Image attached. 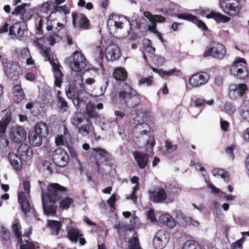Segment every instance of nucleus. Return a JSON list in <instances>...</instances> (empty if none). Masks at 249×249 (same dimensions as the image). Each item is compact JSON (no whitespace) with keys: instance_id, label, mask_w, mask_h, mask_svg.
I'll use <instances>...</instances> for the list:
<instances>
[{"instance_id":"obj_61","label":"nucleus","mask_w":249,"mask_h":249,"mask_svg":"<svg viewBox=\"0 0 249 249\" xmlns=\"http://www.w3.org/2000/svg\"><path fill=\"white\" fill-rule=\"evenodd\" d=\"M55 142L57 146L64 145V137L63 135H58L55 140Z\"/></svg>"},{"instance_id":"obj_28","label":"nucleus","mask_w":249,"mask_h":249,"mask_svg":"<svg viewBox=\"0 0 249 249\" xmlns=\"http://www.w3.org/2000/svg\"><path fill=\"white\" fill-rule=\"evenodd\" d=\"M123 18L116 14H111L109 15L107 21V26H114L116 29H122L124 24Z\"/></svg>"},{"instance_id":"obj_21","label":"nucleus","mask_w":249,"mask_h":249,"mask_svg":"<svg viewBox=\"0 0 249 249\" xmlns=\"http://www.w3.org/2000/svg\"><path fill=\"white\" fill-rule=\"evenodd\" d=\"M132 154L138 167L142 169H144L149 162V155L139 151H134Z\"/></svg>"},{"instance_id":"obj_50","label":"nucleus","mask_w":249,"mask_h":249,"mask_svg":"<svg viewBox=\"0 0 249 249\" xmlns=\"http://www.w3.org/2000/svg\"><path fill=\"white\" fill-rule=\"evenodd\" d=\"M20 245V249H36V247L33 242L26 241L25 243H18Z\"/></svg>"},{"instance_id":"obj_47","label":"nucleus","mask_w":249,"mask_h":249,"mask_svg":"<svg viewBox=\"0 0 249 249\" xmlns=\"http://www.w3.org/2000/svg\"><path fill=\"white\" fill-rule=\"evenodd\" d=\"M53 7V1H47L41 5L40 10L42 13H48L49 11H52Z\"/></svg>"},{"instance_id":"obj_35","label":"nucleus","mask_w":249,"mask_h":249,"mask_svg":"<svg viewBox=\"0 0 249 249\" xmlns=\"http://www.w3.org/2000/svg\"><path fill=\"white\" fill-rule=\"evenodd\" d=\"M12 230L17 239L18 243H22L21 226L19 221H16L15 223L12 225Z\"/></svg>"},{"instance_id":"obj_29","label":"nucleus","mask_w":249,"mask_h":249,"mask_svg":"<svg viewBox=\"0 0 249 249\" xmlns=\"http://www.w3.org/2000/svg\"><path fill=\"white\" fill-rule=\"evenodd\" d=\"M55 78V86L60 87L62 82L63 74L60 69V65L57 63L52 66Z\"/></svg>"},{"instance_id":"obj_33","label":"nucleus","mask_w":249,"mask_h":249,"mask_svg":"<svg viewBox=\"0 0 249 249\" xmlns=\"http://www.w3.org/2000/svg\"><path fill=\"white\" fill-rule=\"evenodd\" d=\"M165 187L166 191L169 194L174 196L179 195L182 190V188L180 185L176 182L167 183Z\"/></svg>"},{"instance_id":"obj_20","label":"nucleus","mask_w":249,"mask_h":249,"mask_svg":"<svg viewBox=\"0 0 249 249\" xmlns=\"http://www.w3.org/2000/svg\"><path fill=\"white\" fill-rule=\"evenodd\" d=\"M247 90V86L244 84L239 85L231 84L229 86V95L231 99H235L243 96Z\"/></svg>"},{"instance_id":"obj_26","label":"nucleus","mask_w":249,"mask_h":249,"mask_svg":"<svg viewBox=\"0 0 249 249\" xmlns=\"http://www.w3.org/2000/svg\"><path fill=\"white\" fill-rule=\"evenodd\" d=\"M28 196L23 192H20L18 195V202L21 205V210L25 214L29 213L31 210Z\"/></svg>"},{"instance_id":"obj_34","label":"nucleus","mask_w":249,"mask_h":249,"mask_svg":"<svg viewBox=\"0 0 249 249\" xmlns=\"http://www.w3.org/2000/svg\"><path fill=\"white\" fill-rule=\"evenodd\" d=\"M159 221L170 228H174L176 224L173 218L168 214H162L159 218Z\"/></svg>"},{"instance_id":"obj_2","label":"nucleus","mask_w":249,"mask_h":249,"mask_svg":"<svg viewBox=\"0 0 249 249\" xmlns=\"http://www.w3.org/2000/svg\"><path fill=\"white\" fill-rule=\"evenodd\" d=\"M118 99L122 103L129 108H134L138 106L142 101L141 95L138 91L131 87H129V90H120L118 93Z\"/></svg>"},{"instance_id":"obj_62","label":"nucleus","mask_w":249,"mask_h":249,"mask_svg":"<svg viewBox=\"0 0 249 249\" xmlns=\"http://www.w3.org/2000/svg\"><path fill=\"white\" fill-rule=\"evenodd\" d=\"M230 124L228 122L226 121H224L223 120H221L220 121V125L221 129L223 131H226L228 129V127L229 126Z\"/></svg>"},{"instance_id":"obj_12","label":"nucleus","mask_w":249,"mask_h":249,"mask_svg":"<svg viewBox=\"0 0 249 249\" xmlns=\"http://www.w3.org/2000/svg\"><path fill=\"white\" fill-rule=\"evenodd\" d=\"M53 160L56 166L64 167L69 161V156L64 149L58 148L53 153Z\"/></svg>"},{"instance_id":"obj_38","label":"nucleus","mask_w":249,"mask_h":249,"mask_svg":"<svg viewBox=\"0 0 249 249\" xmlns=\"http://www.w3.org/2000/svg\"><path fill=\"white\" fill-rule=\"evenodd\" d=\"M181 249H202V248L198 242L193 240H188L182 244Z\"/></svg>"},{"instance_id":"obj_53","label":"nucleus","mask_w":249,"mask_h":249,"mask_svg":"<svg viewBox=\"0 0 249 249\" xmlns=\"http://www.w3.org/2000/svg\"><path fill=\"white\" fill-rule=\"evenodd\" d=\"M43 54L44 57L46 58V60L48 61L51 64V66L53 64H55L54 59L51 56L50 53V50L49 49H46L43 50Z\"/></svg>"},{"instance_id":"obj_46","label":"nucleus","mask_w":249,"mask_h":249,"mask_svg":"<svg viewBox=\"0 0 249 249\" xmlns=\"http://www.w3.org/2000/svg\"><path fill=\"white\" fill-rule=\"evenodd\" d=\"M87 113L89 118H96L98 117V113L95 110L94 105H89L87 107Z\"/></svg>"},{"instance_id":"obj_24","label":"nucleus","mask_w":249,"mask_h":249,"mask_svg":"<svg viewBox=\"0 0 249 249\" xmlns=\"http://www.w3.org/2000/svg\"><path fill=\"white\" fill-rule=\"evenodd\" d=\"M12 92L14 95L13 99L16 103H19L25 98L26 95L22 88L20 81L19 84L13 86Z\"/></svg>"},{"instance_id":"obj_14","label":"nucleus","mask_w":249,"mask_h":249,"mask_svg":"<svg viewBox=\"0 0 249 249\" xmlns=\"http://www.w3.org/2000/svg\"><path fill=\"white\" fill-rule=\"evenodd\" d=\"M176 16L179 19L185 20L191 22L196 25L199 28L201 29L204 31H207L208 28L205 23L201 19L194 15L190 13H184L177 14Z\"/></svg>"},{"instance_id":"obj_30","label":"nucleus","mask_w":249,"mask_h":249,"mask_svg":"<svg viewBox=\"0 0 249 249\" xmlns=\"http://www.w3.org/2000/svg\"><path fill=\"white\" fill-rule=\"evenodd\" d=\"M12 119V114L10 112H7L4 116L0 121V134L3 135L6 129L11 122Z\"/></svg>"},{"instance_id":"obj_10","label":"nucleus","mask_w":249,"mask_h":249,"mask_svg":"<svg viewBox=\"0 0 249 249\" xmlns=\"http://www.w3.org/2000/svg\"><path fill=\"white\" fill-rule=\"evenodd\" d=\"M87 65V60L84 55L79 51L73 54V60L71 63V70L75 72H80Z\"/></svg>"},{"instance_id":"obj_3","label":"nucleus","mask_w":249,"mask_h":249,"mask_svg":"<svg viewBox=\"0 0 249 249\" xmlns=\"http://www.w3.org/2000/svg\"><path fill=\"white\" fill-rule=\"evenodd\" d=\"M49 130L47 124L38 122L34 126V130L29 133V141L31 145L39 146L42 144V138L48 134Z\"/></svg>"},{"instance_id":"obj_43","label":"nucleus","mask_w":249,"mask_h":249,"mask_svg":"<svg viewBox=\"0 0 249 249\" xmlns=\"http://www.w3.org/2000/svg\"><path fill=\"white\" fill-rule=\"evenodd\" d=\"M152 62L153 65L157 67L163 66L165 62V60L163 57L160 55H155L152 58Z\"/></svg>"},{"instance_id":"obj_1","label":"nucleus","mask_w":249,"mask_h":249,"mask_svg":"<svg viewBox=\"0 0 249 249\" xmlns=\"http://www.w3.org/2000/svg\"><path fill=\"white\" fill-rule=\"evenodd\" d=\"M68 189L57 183H49L46 189L41 187V197L43 210L47 215L56 213L57 206L55 203L60 201L59 208L61 209H68L73 202V199L66 197L61 199L66 194Z\"/></svg>"},{"instance_id":"obj_8","label":"nucleus","mask_w":249,"mask_h":249,"mask_svg":"<svg viewBox=\"0 0 249 249\" xmlns=\"http://www.w3.org/2000/svg\"><path fill=\"white\" fill-rule=\"evenodd\" d=\"M4 67L5 73L10 80L16 81L19 79L22 69L19 65L13 61H10L5 64Z\"/></svg>"},{"instance_id":"obj_40","label":"nucleus","mask_w":249,"mask_h":249,"mask_svg":"<svg viewBox=\"0 0 249 249\" xmlns=\"http://www.w3.org/2000/svg\"><path fill=\"white\" fill-rule=\"evenodd\" d=\"M83 122L82 115L80 113H75L71 119L72 124L78 127V126Z\"/></svg>"},{"instance_id":"obj_41","label":"nucleus","mask_w":249,"mask_h":249,"mask_svg":"<svg viewBox=\"0 0 249 249\" xmlns=\"http://www.w3.org/2000/svg\"><path fill=\"white\" fill-rule=\"evenodd\" d=\"M129 249H142L137 237H133L128 242Z\"/></svg>"},{"instance_id":"obj_59","label":"nucleus","mask_w":249,"mask_h":249,"mask_svg":"<svg viewBox=\"0 0 249 249\" xmlns=\"http://www.w3.org/2000/svg\"><path fill=\"white\" fill-rule=\"evenodd\" d=\"M23 189L25 191V194L27 196H29L30 190V182L27 180L23 181Z\"/></svg>"},{"instance_id":"obj_32","label":"nucleus","mask_w":249,"mask_h":249,"mask_svg":"<svg viewBox=\"0 0 249 249\" xmlns=\"http://www.w3.org/2000/svg\"><path fill=\"white\" fill-rule=\"evenodd\" d=\"M113 77L119 81H124L127 77V72L123 67L116 68L113 72Z\"/></svg>"},{"instance_id":"obj_37","label":"nucleus","mask_w":249,"mask_h":249,"mask_svg":"<svg viewBox=\"0 0 249 249\" xmlns=\"http://www.w3.org/2000/svg\"><path fill=\"white\" fill-rule=\"evenodd\" d=\"M57 105L58 107L63 112L67 111L69 105L65 99L61 96V92H57Z\"/></svg>"},{"instance_id":"obj_31","label":"nucleus","mask_w":249,"mask_h":249,"mask_svg":"<svg viewBox=\"0 0 249 249\" xmlns=\"http://www.w3.org/2000/svg\"><path fill=\"white\" fill-rule=\"evenodd\" d=\"M48 226L51 230L52 234L58 235L62 228V223L60 221L49 220L48 221Z\"/></svg>"},{"instance_id":"obj_57","label":"nucleus","mask_w":249,"mask_h":249,"mask_svg":"<svg viewBox=\"0 0 249 249\" xmlns=\"http://www.w3.org/2000/svg\"><path fill=\"white\" fill-rule=\"evenodd\" d=\"M241 115L244 120L249 122V102L247 107L242 110Z\"/></svg>"},{"instance_id":"obj_52","label":"nucleus","mask_w":249,"mask_h":249,"mask_svg":"<svg viewBox=\"0 0 249 249\" xmlns=\"http://www.w3.org/2000/svg\"><path fill=\"white\" fill-rule=\"evenodd\" d=\"M20 23L17 22L9 27V35L11 36H15L18 30H19Z\"/></svg>"},{"instance_id":"obj_13","label":"nucleus","mask_w":249,"mask_h":249,"mask_svg":"<svg viewBox=\"0 0 249 249\" xmlns=\"http://www.w3.org/2000/svg\"><path fill=\"white\" fill-rule=\"evenodd\" d=\"M72 18L74 28L83 30L89 29L90 21L85 15H78L75 12H73L72 13Z\"/></svg>"},{"instance_id":"obj_51","label":"nucleus","mask_w":249,"mask_h":249,"mask_svg":"<svg viewBox=\"0 0 249 249\" xmlns=\"http://www.w3.org/2000/svg\"><path fill=\"white\" fill-rule=\"evenodd\" d=\"M165 147L166 150L169 152H174L178 148L177 144H173L171 142L168 140L165 141Z\"/></svg>"},{"instance_id":"obj_45","label":"nucleus","mask_w":249,"mask_h":249,"mask_svg":"<svg viewBox=\"0 0 249 249\" xmlns=\"http://www.w3.org/2000/svg\"><path fill=\"white\" fill-rule=\"evenodd\" d=\"M154 82V77L153 76H149L147 77L141 78L138 82V85L141 86L145 85L147 87L152 86Z\"/></svg>"},{"instance_id":"obj_39","label":"nucleus","mask_w":249,"mask_h":249,"mask_svg":"<svg viewBox=\"0 0 249 249\" xmlns=\"http://www.w3.org/2000/svg\"><path fill=\"white\" fill-rule=\"evenodd\" d=\"M42 39L47 40V41L49 42V44L51 46H53L55 44L56 41H59L61 39V37L57 32H53L50 34L49 36L47 37H42Z\"/></svg>"},{"instance_id":"obj_4","label":"nucleus","mask_w":249,"mask_h":249,"mask_svg":"<svg viewBox=\"0 0 249 249\" xmlns=\"http://www.w3.org/2000/svg\"><path fill=\"white\" fill-rule=\"evenodd\" d=\"M244 58L237 57L230 69L231 74L240 79L249 81V71Z\"/></svg>"},{"instance_id":"obj_48","label":"nucleus","mask_w":249,"mask_h":249,"mask_svg":"<svg viewBox=\"0 0 249 249\" xmlns=\"http://www.w3.org/2000/svg\"><path fill=\"white\" fill-rule=\"evenodd\" d=\"M27 6V4L23 3L15 7L14 10L12 12V15L14 16H17L18 15H22L25 11V7Z\"/></svg>"},{"instance_id":"obj_56","label":"nucleus","mask_w":249,"mask_h":249,"mask_svg":"<svg viewBox=\"0 0 249 249\" xmlns=\"http://www.w3.org/2000/svg\"><path fill=\"white\" fill-rule=\"evenodd\" d=\"M244 241V238L242 237L240 239H239L235 241L234 243H232L231 245V249H242V245Z\"/></svg>"},{"instance_id":"obj_9","label":"nucleus","mask_w":249,"mask_h":249,"mask_svg":"<svg viewBox=\"0 0 249 249\" xmlns=\"http://www.w3.org/2000/svg\"><path fill=\"white\" fill-rule=\"evenodd\" d=\"M170 240L168 232L163 230H159L155 234L153 244L155 249H163Z\"/></svg>"},{"instance_id":"obj_7","label":"nucleus","mask_w":249,"mask_h":249,"mask_svg":"<svg viewBox=\"0 0 249 249\" xmlns=\"http://www.w3.org/2000/svg\"><path fill=\"white\" fill-rule=\"evenodd\" d=\"M196 13L207 18H212L217 23H226L230 21L231 18L215 11L204 10L200 8L196 10Z\"/></svg>"},{"instance_id":"obj_49","label":"nucleus","mask_w":249,"mask_h":249,"mask_svg":"<svg viewBox=\"0 0 249 249\" xmlns=\"http://www.w3.org/2000/svg\"><path fill=\"white\" fill-rule=\"evenodd\" d=\"M66 94L70 99H78V95L75 92L74 88L71 86H69L68 89H66Z\"/></svg>"},{"instance_id":"obj_64","label":"nucleus","mask_w":249,"mask_h":249,"mask_svg":"<svg viewBox=\"0 0 249 249\" xmlns=\"http://www.w3.org/2000/svg\"><path fill=\"white\" fill-rule=\"evenodd\" d=\"M223 79L221 76H217L214 79V84L218 87H220L223 85Z\"/></svg>"},{"instance_id":"obj_5","label":"nucleus","mask_w":249,"mask_h":249,"mask_svg":"<svg viewBox=\"0 0 249 249\" xmlns=\"http://www.w3.org/2000/svg\"><path fill=\"white\" fill-rule=\"evenodd\" d=\"M219 6L224 13L231 17L239 16L242 8L238 0H221Z\"/></svg>"},{"instance_id":"obj_23","label":"nucleus","mask_w":249,"mask_h":249,"mask_svg":"<svg viewBox=\"0 0 249 249\" xmlns=\"http://www.w3.org/2000/svg\"><path fill=\"white\" fill-rule=\"evenodd\" d=\"M17 154L23 161H26L32 157L33 151L29 145L26 144H22L18 148Z\"/></svg>"},{"instance_id":"obj_16","label":"nucleus","mask_w":249,"mask_h":249,"mask_svg":"<svg viewBox=\"0 0 249 249\" xmlns=\"http://www.w3.org/2000/svg\"><path fill=\"white\" fill-rule=\"evenodd\" d=\"M67 237L72 243H76L79 240L81 246H84L87 243L80 230L76 227H71L68 230Z\"/></svg>"},{"instance_id":"obj_36","label":"nucleus","mask_w":249,"mask_h":249,"mask_svg":"<svg viewBox=\"0 0 249 249\" xmlns=\"http://www.w3.org/2000/svg\"><path fill=\"white\" fill-rule=\"evenodd\" d=\"M212 173L215 177H220L227 183L229 182L230 181V175L229 174V173L226 170L219 168H214L212 170Z\"/></svg>"},{"instance_id":"obj_15","label":"nucleus","mask_w":249,"mask_h":249,"mask_svg":"<svg viewBox=\"0 0 249 249\" xmlns=\"http://www.w3.org/2000/svg\"><path fill=\"white\" fill-rule=\"evenodd\" d=\"M91 156L95 160V163L97 167L100 166L99 160L108 161L110 159V154L105 149L101 147L92 148Z\"/></svg>"},{"instance_id":"obj_54","label":"nucleus","mask_w":249,"mask_h":249,"mask_svg":"<svg viewBox=\"0 0 249 249\" xmlns=\"http://www.w3.org/2000/svg\"><path fill=\"white\" fill-rule=\"evenodd\" d=\"M32 11H26L25 9V11L22 13V15H21L20 18L23 21H27L30 20L32 16Z\"/></svg>"},{"instance_id":"obj_11","label":"nucleus","mask_w":249,"mask_h":249,"mask_svg":"<svg viewBox=\"0 0 249 249\" xmlns=\"http://www.w3.org/2000/svg\"><path fill=\"white\" fill-rule=\"evenodd\" d=\"M210 79V75L207 72L200 71L191 75L189 83L194 88L200 87L206 84Z\"/></svg>"},{"instance_id":"obj_58","label":"nucleus","mask_w":249,"mask_h":249,"mask_svg":"<svg viewBox=\"0 0 249 249\" xmlns=\"http://www.w3.org/2000/svg\"><path fill=\"white\" fill-rule=\"evenodd\" d=\"M116 200V195L115 194H113L109 199L107 200V202L109 204L110 207L112 210H115V203Z\"/></svg>"},{"instance_id":"obj_25","label":"nucleus","mask_w":249,"mask_h":249,"mask_svg":"<svg viewBox=\"0 0 249 249\" xmlns=\"http://www.w3.org/2000/svg\"><path fill=\"white\" fill-rule=\"evenodd\" d=\"M152 71L158 73L161 77L164 78L165 77H170L172 76L179 77L182 75V71L180 70L177 69H173L168 71H164L162 69H158L154 67H151Z\"/></svg>"},{"instance_id":"obj_6","label":"nucleus","mask_w":249,"mask_h":249,"mask_svg":"<svg viewBox=\"0 0 249 249\" xmlns=\"http://www.w3.org/2000/svg\"><path fill=\"white\" fill-rule=\"evenodd\" d=\"M227 51L225 46L221 43L213 42L205 51L203 56H212L214 58L222 59L226 54Z\"/></svg>"},{"instance_id":"obj_19","label":"nucleus","mask_w":249,"mask_h":249,"mask_svg":"<svg viewBox=\"0 0 249 249\" xmlns=\"http://www.w3.org/2000/svg\"><path fill=\"white\" fill-rule=\"evenodd\" d=\"M150 128L148 124L142 123L139 124L135 126L133 129V140L134 141L138 144L140 142L139 139L143 135H147L150 133Z\"/></svg>"},{"instance_id":"obj_55","label":"nucleus","mask_w":249,"mask_h":249,"mask_svg":"<svg viewBox=\"0 0 249 249\" xmlns=\"http://www.w3.org/2000/svg\"><path fill=\"white\" fill-rule=\"evenodd\" d=\"M235 145L231 144L230 146H227L225 148V152L233 160L234 158V155L233 154V150L235 149Z\"/></svg>"},{"instance_id":"obj_18","label":"nucleus","mask_w":249,"mask_h":249,"mask_svg":"<svg viewBox=\"0 0 249 249\" xmlns=\"http://www.w3.org/2000/svg\"><path fill=\"white\" fill-rule=\"evenodd\" d=\"M9 136L16 143H20L25 140L27 133L23 127L18 125L11 129Z\"/></svg>"},{"instance_id":"obj_17","label":"nucleus","mask_w":249,"mask_h":249,"mask_svg":"<svg viewBox=\"0 0 249 249\" xmlns=\"http://www.w3.org/2000/svg\"><path fill=\"white\" fill-rule=\"evenodd\" d=\"M149 198L154 203H162L167 199L166 191L161 188H156L154 190H149Z\"/></svg>"},{"instance_id":"obj_63","label":"nucleus","mask_w":249,"mask_h":249,"mask_svg":"<svg viewBox=\"0 0 249 249\" xmlns=\"http://www.w3.org/2000/svg\"><path fill=\"white\" fill-rule=\"evenodd\" d=\"M147 217L151 221L155 222L156 221V218L155 215L154 211L153 209H150L147 213Z\"/></svg>"},{"instance_id":"obj_60","label":"nucleus","mask_w":249,"mask_h":249,"mask_svg":"<svg viewBox=\"0 0 249 249\" xmlns=\"http://www.w3.org/2000/svg\"><path fill=\"white\" fill-rule=\"evenodd\" d=\"M0 234L2 239L5 241H8L10 239V233L5 230H2Z\"/></svg>"},{"instance_id":"obj_44","label":"nucleus","mask_w":249,"mask_h":249,"mask_svg":"<svg viewBox=\"0 0 249 249\" xmlns=\"http://www.w3.org/2000/svg\"><path fill=\"white\" fill-rule=\"evenodd\" d=\"M213 99L210 100H205L202 98H197L194 101L195 106L196 107H204L206 105H212L213 104Z\"/></svg>"},{"instance_id":"obj_42","label":"nucleus","mask_w":249,"mask_h":249,"mask_svg":"<svg viewBox=\"0 0 249 249\" xmlns=\"http://www.w3.org/2000/svg\"><path fill=\"white\" fill-rule=\"evenodd\" d=\"M91 129H93V125L91 122H88L86 124L78 128V132L83 135H87L89 134Z\"/></svg>"},{"instance_id":"obj_22","label":"nucleus","mask_w":249,"mask_h":249,"mask_svg":"<svg viewBox=\"0 0 249 249\" xmlns=\"http://www.w3.org/2000/svg\"><path fill=\"white\" fill-rule=\"evenodd\" d=\"M121 55L120 48L117 45H109L106 49L105 55L108 61H115L120 58Z\"/></svg>"},{"instance_id":"obj_27","label":"nucleus","mask_w":249,"mask_h":249,"mask_svg":"<svg viewBox=\"0 0 249 249\" xmlns=\"http://www.w3.org/2000/svg\"><path fill=\"white\" fill-rule=\"evenodd\" d=\"M8 159L11 165L15 170L19 171L21 170L23 160L17 154L10 153L8 155Z\"/></svg>"}]
</instances>
